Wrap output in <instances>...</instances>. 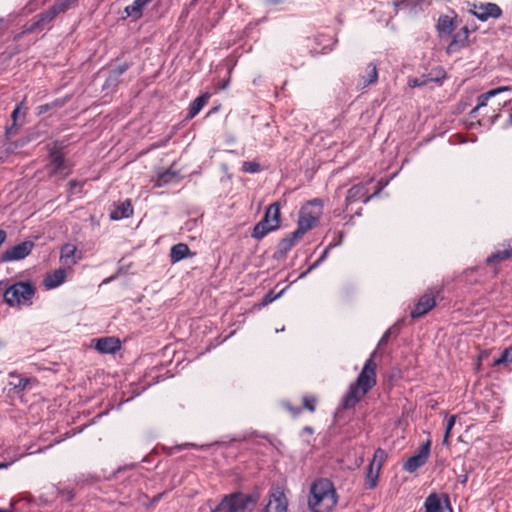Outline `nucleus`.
<instances>
[{
  "mask_svg": "<svg viewBox=\"0 0 512 512\" xmlns=\"http://www.w3.org/2000/svg\"><path fill=\"white\" fill-rule=\"evenodd\" d=\"M70 100V96H66L64 98H58V99H55L54 101L50 102V103H46V104H43V105H40L38 106V114L39 115H42L46 112H48L49 110L51 109H55V108H61L63 107L68 101Z\"/></svg>",
  "mask_w": 512,
  "mask_h": 512,
  "instance_id": "32",
  "label": "nucleus"
},
{
  "mask_svg": "<svg viewBox=\"0 0 512 512\" xmlns=\"http://www.w3.org/2000/svg\"><path fill=\"white\" fill-rule=\"evenodd\" d=\"M511 88L509 86H502L495 89H491L486 93H483L477 97V107L481 108L487 105L488 100L491 97H494L498 95L499 93H502L504 91H509Z\"/></svg>",
  "mask_w": 512,
  "mask_h": 512,
  "instance_id": "29",
  "label": "nucleus"
},
{
  "mask_svg": "<svg viewBox=\"0 0 512 512\" xmlns=\"http://www.w3.org/2000/svg\"><path fill=\"white\" fill-rule=\"evenodd\" d=\"M367 189L365 185L363 184H356L352 186L348 192L345 199V206L346 209L349 205H351L354 202L362 200L364 203H367L371 198L372 195H367Z\"/></svg>",
  "mask_w": 512,
  "mask_h": 512,
  "instance_id": "14",
  "label": "nucleus"
},
{
  "mask_svg": "<svg viewBox=\"0 0 512 512\" xmlns=\"http://www.w3.org/2000/svg\"><path fill=\"white\" fill-rule=\"evenodd\" d=\"M132 66L131 62H124L109 71V76L106 80L107 85L117 84L118 78L124 74Z\"/></svg>",
  "mask_w": 512,
  "mask_h": 512,
  "instance_id": "27",
  "label": "nucleus"
},
{
  "mask_svg": "<svg viewBox=\"0 0 512 512\" xmlns=\"http://www.w3.org/2000/svg\"><path fill=\"white\" fill-rule=\"evenodd\" d=\"M282 406L285 410H287L291 415L292 417L296 418L298 417L301 412L303 411V408L302 407H294L290 402H283L282 403Z\"/></svg>",
  "mask_w": 512,
  "mask_h": 512,
  "instance_id": "47",
  "label": "nucleus"
},
{
  "mask_svg": "<svg viewBox=\"0 0 512 512\" xmlns=\"http://www.w3.org/2000/svg\"><path fill=\"white\" fill-rule=\"evenodd\" d=\"M431 440L428 439L422 444L419 451L413 456L409 457L403 465L405 471L413 473L422 467L428 460L430 455Z\"/></svg>",
  "mask_w": 512,
  "mask_h": 512,
  "instance_id": "9",
  "label": "nucleus"
},
{
  "mask_svg": "<svg viewBox=\"0 0 512 512\" xmlns=\"http://www.w3.org/2000/svg\"><path fill=\"white\" fill-rule=\"evenodd\" d=\"M73 498H74V494H73V492H71V491H70V492L68 493V498H67V499H68L69 501H71Z\"/></svg>",
  "mask_w": 512,
  "mask_h": 512,
  "instance_id": "64",
  "label": "nucleus"
},
{
  "mask_svg": "<svg viewBox=\"0 0 512 512\" xmlns=\"http://www.w3.org/2000/svg\"><path fill=\"white\" fill-rule=\"evenodd\" d=\"M49 158V164L46 166L49 176H55L67 168L64 155H55Z\"/></svg>",
  "mask_w": 512,
  "mask_h": 512,
  "instance_id": "22",
  "label": "nucleus"
},
{
  "mask_svg": "<svg viewBox=\"0 0 512 512\" xmlns=\"http://www.w3.org/2000/svg\"><path fill=\"white\" fill-rule=\"evenodd\" d=\"M302 433H303V434L312 435V434L314 433V429H313V427H311V426H305V427L302 429Z\"/></svg>",
  "mask_w": 512,
  "mask_h": 512,
  "instance_id": "55",
  "label": "nucleus"
},
{
  "mask_svg": "<svg viewBox=\"0 0 512 512\" xmlns=\"http://www.w3.org/2000/svg\"><path fill=\"white\" fill-rule=\"evenodd\" d=\"M377 351H373L370 357L366 360L361 372L357 376L355 382L350 384L347 393L341 401V408L344 410L354 408L365 395L377 383V364L374 360Z\"/></svg>",
  "mask_w": 512,
  "mask_h": 512,
  "instance_id": "1",
  "label": "nucleus"
},
{
  "mask_svg": "<svg viewBox=\"0 0 512 512\" xmlns=\"http://www.w3.org/2000/svg\"><path fill=\"white\" fill-rule=\"evenodd\" d=\"M455 422H456V415H451L447 420L445 431L448 433H451V430L454 427Z\"/></svg>",
  "mask_w": 512,
  "mask_h": 512,
  "instance_id": "50",
  "label": "nucleus"
},
{
  "mask_svg": "<svg viewBox=\"0 0 512 512\" xmlns=\"http://www.w3.org/2000/svg\"><path fill=\"white\" fill-rule=\"evenodd\" d=\"M342 239H343V234L339 233L338 234V239H336V242H334L333 244H337V245L341 244Z\"/></svg>",
  "mask_w": 512,
  "mask_h": 512,
  "instance_id": "60",
  "label": "nucleus"
},
{
  "mask_svg": "<svg viewBox=\"0 0 512 512\" xmlns=\"http://www.w3.org/2000/svg\"><path fill=\"white\" fill-rule=\"evenodd\" d=\"M364 87L375 84L378 80V71L376 64L369 63L366 67V75L362 76Z\"/></svg>",
  "mask_w": 512,
  "mask_h": 512,
  "instance_id": "31",
  "label": "nucleus"
},
{
  "mask_svg": "<svg viewBox=\"0 0 512 512\" xmlns=\"http://www.w3.org/2000/svg\"><path fill=\"white\" fill-rule=\"evenodd\" d=\"M76 252L77 248L75 245L66 243L61 248V261H63V263L69 267L76 264L77 260L81 258L80 256L78 258L75 257Z\"/></svg>",
  "mask_w": 512,
  "mask_h": 512,
  "instance_id": "24",
  "label": "nucleus"
},
{
  "mask_svg": "<svg viewBox=\"0 0 512 512\" xmlns=\"http://www.w3.org/2000/svg\"><path fill=\"white\" fill-rule=\"evenodd\" d=\"M442 292L441 288L433 287L428 289L415 304L414 308L410 312V316L413 319L420 318L431 311L436 306V298L440 296Z\"/></svg>",
  "mask_w": 512,
  "mask_h": 512,
  "instance_id": "6",
  "label": "nucleus"
},
{
  "mask_svg": "<svg viewBox=\"0 0 512 512\" xmlns=\"http://www.w3.org/2000/svg\"><path fill=\"white\" fill-rule=\"evenodd\" d=\"M457 22L455 18H451L448 15H441L437 21L436 29L438 36L443 39L449 37L452 32L456 29Z\"/></svg>",
  "mask_w": 512,
  "mask_h": 512,
  "instance_id": "17",
  "label": "nucleus"
},
{
  "mask_svg": "<svg viewBox=\"0 0 512 512\" xmlns=\"http://www.w3.org/2000/svg\"><path fill=\"white\" fill-rule=\"evenodd\" d=\"M288 500L280 487L272 488L269 492V500L263 512H287Z\"/></svg>",
  "mask_w": 512,
  "mask_h": 512,
  "instance_id": "8",
  "label": "nucleus"
},
{
  "mask_svg": "<svg viewBox=\"0 0 512 512\" xmlns=\"http://www.w3.org/2000/svg\"><path fill=\"white\" fill-rule=\"evenodd\" d=\"M283 292H284V289L281 290L279 293H275L274 290L268 291L265 294V296L262 298L260 306L264 307V306H267L268 304L272 303L273 301L278 299L282 295Z\"/></svg>",
  "mask_w": 512,
  "mask_h": 512,
  "instance_id": "42",
  "label": "nucleus"
},
{
  "mask_svg": "<svg viewBox=\"0 0 512 512\" xmlns=\"http://www.w3.org/2000/svg\"><path fill=\"white\" fill-rule=\"evenodd\" d=\"M337 244H329L323 251L322 255L319 257L318 260H316L307 270L306 272H304L301 277L307 275L308 273H310L312 270H314L316 267H318L328 256L329 254V251L336 247Z\"/></svg>",
  "mask_w": 512,
  "mask_h": 512,
  "instance_id": "37",
  "label": "nucleus"
},
{
  "mask_svg": "<svg viewBox=\"0 0 512 512\" xmlns=\"http://www.w3.org/2000/svg\"><path fill=\"white\" fill-rule=\"evenodd\" d=\"M331 50H332V47L324 46L323 49H322V53H328Z\"/></svg>",
  "mask_w": 512,
  "mask_h": 512,
  "instance_id": "61",
  "label": "nucleus"
},
{
  "mask_svg": "<svg viewBox=\"0 0 512 512\" xmlns=\"http://www.w3.org/2000/svg\"><path fill=\"white\" fill-rule=\"evenodd\" d=\"M469 32L470 31L467 26H464L461 29H459L453 35L452 40L446 49V52L448 54H451L465 47L468 41Z\"/></svg>",
  "mask_w": 512,
  "mask_h": 512,
  "instance_id": "16",
  "label": "nucleus"
},
{
  "mask_svg": "<svg viewBox=\"0 0 512 512\" xmlns=\"http://www.w3.org/2000/svg\"><path fill=\"white\" fill-rule=\"evenodd\" d=\"M146 7L141 1L135 0L131 5L125 7L124 11L128 17L138 20L143 15V9Z\"/></svg>",
  "mask_w": 512,
  "mask_h": 512,
  "instance_id": "30",
  "label": "nucleus"
},
{
  "mask_svg": "<svg viewBox=\"0 0 512 512\" xmlns=\"http://www.w3.org/2000/svg\"><path fill=\"white\" fill-rule=\"evenodd\" d=\"M65 148V144L61 141H54L48 145V157L55 155H63L62 150Z\"/></svg>",
  "mask_w": 512,
  "mask_h": 512,
  "instance_id": "40",
  "label": "nucleus"
},
{
  "mask_svg": "<svg viewBox=\"0 0 512 512\" xmlns=\"http://www.w3.org/2000/svg\"><path fill=\"white\" fill-rule=\"evenodd\" d=\"M468 480V474L467 473H464V474H461L457 477V481L462 484V485H465L466 482Z\"/></svg>",
  "mask_w": 512,
  "mask_h": 512,
  "instance_id": "52",
  "label": "nucleus"
},
{
  "mask_svg": "<svg viewBox=\"0 0 512 512\" xmlns=\"http://www.w3.org/2000/svg\"><path fill=\"white\" fill-rule=\"evenodd\" d=\"M133 214V206L130 199H126L121 202L111 213L110 218L112 220H120L128 218Z\"/></svg>",
  "mask_w": 512,
  "mask_h": 512,
  "instance_id": "21",
  "label": "nucleus"
},
{
  "mask_svg": "<svg viewBox=\"0 0 512 512\" xmlns=\"http://www.w3.org/2000/svg\"><path fill=\"white\" fill-rule=\"evenodd\" d=\"M241 169L246 173H257L261 170V166L256 161H245L243 162Z\"/></svg>",
  "mask_w": 512,
  "mask_h": 512,
  "instance_id": "43",
  "label": "nucleus"
},
{
  "mask_svg": "<svg viewBox=\"0 0 512 512\" xmlns=\"http://www.w3.org/2000/svg\"><path fill=\"white\" fill-rule=\"evenodd\" d=\"M386 458H387V453L385 452V450H383L382 448H378L375 450L373 459L371 462H373V465L375 464V462H378L377 465H380V468H381L382 464L386 460Z\"/></svg>",
  "mask_w": 512,
  "mask_h": 512,
  "instance_id": "46",
  "label": "nucleus"
},
{
  "mask_svg": "<svg viewBox=\"0 0 512 512\" xmlns=\"http://www.w3.org/2000/svg\"><path fill=\"white\" fill-rule=\"evenodd\" d=\"M417 5H420V1L414 2L412 0H401L400 2H394L396 10L415 7Z\"/></svg>",
  "mask_w": 512,
  "mask_h": 512,
  "instance_id": "48",
  "label": "nucleus"
},
{
  "mask_svg": "<svg viewBox=\"0 0 512 512\" xmlns=\"http://www.w3.org/2000/svg\"><path fill=\"white\" fill-rule=\"evenodd\" d=\"M78 0H55L53 6L59 14L65 13L71 7L75 6Z\"/></svg>",
  "mask_w": 512,
  "mask_h": 512,
  "instance_id": "36",
  "label": "nucleus"
},
{
  "mask_svg": "<svg viewBox=\"0 0 512 512\" xmlns=\"http://www.w3.org/2000/svg\"><path fill=\"white\" fill-rule=\"evenodd\" d=\"M188 447H195V445H194V444H192V443H184V444H181V445H177V446H175V447H174V449H176V450H182V449H186V448H188Z\"/></svg>",
  "mask_w": 512,
  "mask_h": 512,
  "instance_id": "53",
  "label": "nucleus"
},
{
  "mask_svg": "<svg viewBox=\"0 0 512 512\" xmlns=\"http://www.w3.org/2000/svg\"><path fill=\"white\" fill-rule=\"evenodd\" d=\"M337 504L333 483L328 479H318L310 487L308 506L312 512H331Z\"/></svg>",
  "mask_w": 512,
  "mask_h": 512,
  "instance_id": "2",
  "label": "nucleus"
},
{
  "mask_svg": "<svg viewBox=\"0 0 512 512\" xmlns=\"http://www.w3.org/2000/svg\"><path fill=\"white\" fill-rule=\"evenodd\" d=\"M16 502H17L16 500L12 499L10 501V508L9 509L0 508V512H16V509H15Z\"/></svg>",
  "mask_w": 512,
  "mask_h": 512,
  "instance_id": "51",
  "label": "nucleus"
},
{
  "mask_svg": "<svg viewBox=\"0 0 512 512\" xmlns=\"http://www.w3.org/2000/svg\"><path fill=\"white\" fill-rule=\"evenodd\" d=\"M176 176H177L176 172L169 171V170L165 171V172L159 174L158 179H157V185L158 186L166 185V184L170 183L174 178H176Z\"/></svg>",
  "mask_w": 512,
  "mask_h": 512,
  "instance_id": "41",
  "label": "nucleus"
},
{
  "mask_svg": "<svg viewBox=\"0 0 512 512\" xmlns=\"http://www.w3.org/2000/svg\"><path fill=\"white\" fill-rule=\"evenodd\" d=\"M318 403V398L314 395H305L302 398V408L303 410L306 409L311 413H314L316 411V406Z\"/></svg>",
  "mask_w": 512,
  "mask_h": 512,
  "instance_id": "35",
  "label": "nucleus"
},
{
  "mask_svg": "<svg viewBox=\"0 0 512 512\" xmlns=\"http://www.w3.org/2000/svg\"><path fill=\"white\" fill-rule=\"evenodd\" d=\"M280 227L278 222L270 223L266 219H261L253 228L251 236L256 240L263 239L269 232L275 231Z\"/></svg>",
  "mask_w": 512,
  "mask_h": 512,
  "instance_id": "18",
  "label": "nucleus"
},
{
  "mask_svg": "<svg viewBox=\"0 0 512 512\" xmlns=\"http://www.w3.org/2000/svg\"><path fill=\"white\" fill-rule=\"evenodd\" d=\"M512 257V248L511 249H505L503 251H497L493 254H491L487 259V264H492L500 261H504L506 259H509Z\"/></svg>",
  "mask_w": 512,
  "mask_h": 512,
  "instance_id": "33",
  "label": "nucleus"
},
{
  "mask_svg": "<svg viewBox=\"0 0 512 512\" xmlns=\"http://www.w3.org/2000/svg\"><path fill=\"white\" fill-rule=\"evenodd\" d=\"M58 15H59L58 11L52 5L46 11H43V12L35 15L34 18L36 19L37 23L39 24L40 28L42 29L44 26L51 23Z\"/></svg>",
  "mask_w": 512,
  "mask_h": 512,
  "instance_id": "26",
  "label": "nucleus"
},
{
  "mask_svg": "<svg viewBox=\"0 0 512 512\" xmlns=\"http://www.w3.org/2000/svg\"><path fill=\"white\" fill-rule=\"evenodd\" d=\"M195 255L194 252H191L189 246L185 243H178L173 245L170 249V261L172 264H175L187 257H193Z\"/></svg>",
  "mask_w": 512,
  "mask_h": 512,
  "instance_id": "19",
  "label": "nucleus"
},
{
  "mask_svg": "<svg viewBox=\"0 0 512 512\" xmlns=\"http://www.w3.org/2000/svg\"><path fill=\"white\" fill-rule=\"evenodd\" d=\"M380 473V465H377L374 470L373 462L367 467L366 477H365V487L366 489H374L378 484V478Z\"/></svg>",
  "mask_w": 512,
  "mask_h": 512,
  "instance_id": "25",
  "label": "nucleus"
},
{
  "mask_svg": "<svg viewBox=\"0 0 512 512\" xmlns=\"http://www.w3.org/2000/svg\"><path fill=\"white\" fill-rule=\"evenodd\" d=\"M300 235L294 236V231L282 238L276 247V251L273 254V259L280 261L286 258L289 251L295 246V244L301 239Z\"/></svg>",
  "mask_w": 512,
  "mask_h": 512,
  "instance_id": "12",
  "label": "nucleus"
},
{
  "mask_svg": "<svg viewBox=\"0 0 512 512\" xmlns=\"http://www.w3.org/2000/svg\"><path fill=\"white\" fill-rule=\"evenodd\" d=\"M429 78H431V82L439 83L446 77V72L442 68H437L432 70L428 74Z\"/></svg>",
  "mask_w": 512,
  "mask_h": 512,
  "instance_id": "45",
  "label": "nucleus"
},
{
  "mask_svg": "<svg viewBox=\"0 0 512 512\" xmlns=\"http://www.w3.org/2000/svg\"><path fill=\"white\" fill-rule=\"evenodd\" d=\"M27 107L25 106V99L18 103L11 114L12 124L6 128L5 136L7 139L12 138L18 133V123L24 121L26 116Z\"/></svg>",
  "mask_w": 512,
  "mask_h": 512,
  "instance_id": "13",
  "label": "nucleus"
},
{
  "mask_svg": "<svg viewBox=\"0 0 512 512\" xmlns=\"http://www.w3.org/2000/svg\"><path fill=\"white\" fill-rule=\"evenodd\" d=\"M399 330H400V323H396L395 325H393L391 328H389L384 334L383 336L381 337L380 341H379V346L381 345H384L388 342V339H389V336L391 334H395L397 335L399 333Z\"/></svg>",
  "mask_w": 512,
  "mask_h": 512,
  "instance_id": "44",
  "label": "nucleus"
},
{
  "mask_svg": "<svg viewBox=\"0 0 512 512\" xmlns=\"http://www.w3.org/2000/svg\"><path fill=\"white\" fill-rule=\"evenodd\" d=\"M429 82H431V78H429L428 74H423L420 77L409 78L407 84L410 88H416L422 87Z\"/></svg>",
  "mask_w": 512,
  "mask_h": 512,
  "instance_id": "38",
  "label": "nucleus"
},
{
  "mask_svg": "<svg viewBox=\"0 0 512 512\" xmlns=\"http://www.w3.org/2000/svg\"><path fill=\"white\" fill-rule=\"evenodd\" d=\"M449 438H450V433L446 432L444 433V437H443V445H449Z\"/></svg>",
  "mask_w": 512,
  "mask_h": 512,
  "instance_id": "57",
  "label": "nucleus"
},
{
  "mask_svg": "<svg viewBox=\"0 0 512 512\" xmlns=\"http://www.w3.org/2000/svg\"><path fill=\"white\" fill-rule=\"evenodd\" d=\"M509 362H512V345L506 348L499 358L494 360L493 366H499Z\"/></svg>",
  "mask_w": 512,
  "mask_h": 512,
  "instance_id": "39",
  "label": "nucleus"
},
{
  "mask_svg": "<svg viewBox=\"0 0 512 512\" xmlns=\"http://www.w3.org/2000/svg\"><path fill=\"white\" fill-rule=\"evenodd\" d=\"M5 26V20L3 18H0V31L4 28Z\"/></svg>",
  "mask_w": 512,
  "mask_h": 512,
  "instance_id": "62",
  "label": "nucleus"
},
{
  "mask_svg": "<svg viewBox=\"0 0 512 512\" xmlns=\"http://www.w3.org/2000/svg\"><path fill=\"white\" fill-rule=\"evenodd\" d=\"M66 278V271L63 268L54 270L48 274L44 279V285L48 289H53L60 286Z\"/></svg>",
  "mask_w": 512,
  "mask_h": 512,
  "instance_id": "20",
  "label": "nucleus"
},
{
  "mask_svg": "<svg viewBox=\"0 0 512 512\" xmlns=\"http://www.w3.org/2000/svg\"><path fill=\"white\" fill-rule=\"evenodd\" d=\"M470 12L480 21H487L489 18L497 19L502 15L501 8L495 3L473 4Z\"/></svg>",
  "mask_w": 512,
  "mask_h": 512,
  "instance_id": "10",
  "label": "nucleus"
},
{
  "mask_svg": "<svg viewBox=\"0 0 512 512\" xmlns=\"http://www.w3.org/2000/svg\"><path fill=\"white\" fill-rule=\"evenodd\" d=\"M10 465V463H0V470L5 469Z\"/></svg>",
  "mask_w": 512,
  "mask_h": 512,
  "instance_id": "63",
  "label": "nucleus"
},
{
  "mask_svg": "<svg viewBox=\"0 0 512 512\" xmlns=\"http://www.w3.org/2000/svg\"><path fill=\"white\" fill-rule=\"evenodd\" d=\"M263 219L268 220L270 223L278 222V224H281L280 203L274 202L270 204L265 211Z\"/></svg>",
  "mask_w": 512,
  "mask_h": 512,
  "instance_id": "28",
  "label": "nucleus"
},
{
  "mask_svg": "<svg viewBox=\"0 0 512 512\" xmlns=\"http://www.w3.org/2000/svg\"><path fill=\"white\" fill-rule=\"evenodd\" d=\"M35 247L31 240H25L17 245L7 248L0 255V263L20 261L29 256Z\"/></svg>",
  "mask_w": 512,
  "mask_h": 512,
  "instance_id": "7",
  "label": "nucleus"
},
{
  "mask_svg": "<svg viewBox=\"0 0 512 512\" xmlns=\"http://www.w3.org/2000/svg\"><path fill=\"white\" fill-rule=\"evenodd\" d=\"M36 288L30 281H19L8 287L4 294V302L10 306L31 305Z\"/></svg>",
  "mask_w": 512,
  "mask_h": 512,
  "instance_id": "5",
  "label": "nucleus"
},
{
  "mask_svg": "<svg viewBox=\"0 0 512 512\" xmlns=\"http://www.w3.org/2000/svg\"><path fill=\"white\" fill-rule=\"evenodd\" d=\"M479 109H480V108H479V107H477V106H476V107H474V108L471 110L470 114H469V115H470V118H475V117H476V114H477V112H478V110H479Z\"/></svg>",
  "mask_w": 512,
  "mask_h": 512,
  "instance_id": "58",
  "label": "nucleus"
},
{
  "mask_svg": "<svg viewBox=\"0 0 512 512\" xmlns=\"http://www.w3.org/2000/svg\"><path fill=\"white\" fill-rule=\"evenodd\" d=\"M323 202L319 198L309 200L299 211L297 222V229L294 231V236L300 235L301 237L316 227L322 213Z\"/></svg>",
  "mask_w": 512,
  "mask_h": 512,
  "instance_id": "4",
  "label": "nucleus"
},
{
  "mask_svg": "<svg viewBox=\"0 0 512 512\" xmlns=\"http://www.w3.org/2000/svg\"><path fill=\"white\" fill-rule=\"evenodd\" d=\"M41 29L36 19L33 17L32 22L23 27V33H33L36 30Z\"/></svg>",
  "mask_w": 512,
  "mask_h": 512,
  "instance_id": "49",
  "label": "nucleus"
},
{
  "mask_svg": "<svg viewBox=\"0 0 512 512\" xmlns=\"http://www.w3.org/2000/svg\"><path fill=\"white\" fill-rule=\"evenodd\" d=\"M425 512H452L450 500L447 495H443V500L437 493L430 494L424 503Z\"/></svg>",
  "mask_w": 512,
  "mask_h": 512,
  "instance_id": "11",
  "label": "nucleus"
},
{
  "mask_svg": "<svg viewBox=\"0 0 512 512\" xmlns=\"http://www.w3.org/2000/svg\"><path fill=\"white\" fill-rule=\"evenodd\" d=\"M95 348L102 354H114L121 349V342L116 337H102L95 340Z\"/></svg>",
  "mask_w": 512,
  "mask_h": 512,
  "instance_id": "15",
  "label": "nucleus"
},
{
  "mask_svg": "<svg viewBox=\"0 0 512 512\" xmlns=\"http://www.w3.org/2000/svg\"><path fill=\"white\" fill-rule=\"evenodd\" d=\"M7 238V232L3 229H0V246L5 242Z\"/></svg>",
  "mask_w": 512,
  "mask_h": 512,
  "instance_id": "54",
  "label": "nucleus"
},
{
  "mask_svg": "<svg viewBox=\"0 0 512 512\" xmlns=\"http://www.w3.org/2000/svg\"><path fill=\"white\" fill-rule=\"evenodd\" d=\"M165 494V492H162V493H159L157 495H155L152 500H151V504L154 505L156 504L161 498L162 496Z\"/></svg>",
  "mask_w": 512,
  "mask_h": 512,
  "instance_id": "56",
  "label": "nucleus"
},
{
  "mask_svg": "<svg viewBox=\"0 0 512 512\" xmlns=\"http://www.w3.org/2000/svg\"><path fill=\"white\" fill-rule=\"evenodd\" d=\"M259 501V494H245L233 492L224 495L221 501L214 507L210 506L211 512H253Z\"/></svg>",
  "mask_w": 512,
  "mask_h": 512,
  "instance_id": "3",
  "label": "nucleus"
},
{
  "mask_svg": "<svg viewBox=\"0 0 512 512\" xmlns=\"http://www.w3.org/2000/svg\"><path fill=\"white\" fill-rule=\"evenodd\" d=\"M210 98V94L208 92L201 94L196 99H194L188 109V114L186 116L187 120H191L194 118L207 103Z\"/></svg>",
  "mask_w": 512,
  "mask_h": 512,
  "instance_id": "23",
  "label": "nucleus"
},
{
  "mask_svg": "<svg viewBox=\"0 0 512 512\" xmlns=\"http://www.w3.org/2000/svg\"><path fill=\"white\" fill-rule=\"evenodd\" d=\"M9 376H10V378L15 379V381L10 382V385H12L13 388L15 390H17L18 392L23 391L30 382L29 378L20 377L19 375H17L14 372L10 373Z\"/></svg>",
  "mask_w": 512,
  "mask_h": 512,
  "instance_id": "34",
  "label": "nucleus"
},
{
  "mask_svg": "<svg viewBox=\"0 0 512 512\" xmlns=\"http://www.w3.org/2000/svg\"><path fill=\"white\" fill-rule=\"evenodd\" d=\"M26 33H23V30L21 32H19L18 34H16L14 36V40L18 41L19 39H21Z\"/></svg>",
  "mask_w": 512,
  "mask_h": 512,
  "instance_id": "59",
  "label": "nucleus"
}]
</instances>
